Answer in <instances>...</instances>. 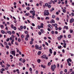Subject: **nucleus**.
<instances>
[{
  "label": "nucleus",
  "instance_id": "nucleus-55",
  "mask_svg": "<svg viewBox=\"0 0 74 74\" xmlns=\"http://www.w3.org/2000/svg\"><path fill=\"white\" fill-rule=\"evenodd\" d=\"M45 44L47 45V46H48V43H47V42H45Z\"/></svg>",
  "mask_w": 74,
  "mask_h": 74
},
{
  "label": "nucleus",
  "instance_id": "nucleus-5",
  "mask_svg": "<svg viewBox=\"0 0 74 74\" xmlns=\"http://www.w3.org/2000/svg\"><path fill=\"white\" fill-rule=\"evenodd\" d=\"M35 48L36 49H38V48L39 47V46L38 45H36L35 46Z\"/></svg>",
  "mask_w": 74,
  "mask_h": 74
},
{
  "label": "nucleus",
  "instance_id": "nucleus-9",
  "mask_svg": "<svg viewBox=\"0 0 74 74\" xmlns=\"http://www.w3.org/2000/svg\"><path fill=\"white\" fill-rule=\"evenodd\" d=\"M41 67H42L43 69H45L46 67V66L45 65H44L42 64L41 65Z\"/></svg>",
  "mask_w": 74,
  "mask_h": 74
},
{
  "label": "nucleus",
  "instance_id": "nucleus-7",
  "mask_svg": "<svg viewBox=\"0 0 74 74\" xmlns=\"http://www.w3.org/2000/svg\"><path fill=\"white\" fill-rule=\"evenodd\" d=\"M12 55H14V56H15V51H12Z\"/></svg>",
  "mask_w": 74,
  "mask_h": 74
},
{
  "label": "nucleus",
  "instance_id": "nucleus-43",
  "mask_svg": "<svg viewBox=\"0 0 74 74\" xmlns=\"http://www.w3.org/2000/svg\"><path fill=\"white\" fill-rule=\"evenodd\" d=\"M38 49H39V50H41V49H42V48L41 47H39L38 48Z\"/></svg>",
  "mask_w": 74,
  "mask_h": 74
},
{
  "label": "nucleus",
  "instance_id": "nucleus-2",
  "mask_svg": "<svg viewBox=\"0 0 74 74\" xmlns=\"http://www.w3.org/2000/svg\"><path fill=\"white\" fill-rule=\"evenodd\" d=\"M44 15L45 16L47 15V16H48L49 15V12L47 10L45 11V13H44Z\"/></svg>",
  "mask_w": 74,
  "mask_h": 74
},
{
  "label": "nucleus",
  "instance_id": "nucleus-62",
  "mask_svg": "<svg viewBox=\"0 0 74 74\" xmlns=\"http://www.w3.org/2000/svg\"><path fill=\"white\" fill-rule=\"evenodd\" d=\"M25 15L26 16H29V14H27V13H26L25 14Z\"/></svg>",
  "mask_w": 74,
  "mask_h": 74
},
{
  "label": "nucleus",
  "instance_id": "nucleus-51",
  "mask_svg": "<svg viewBox=\"0 0 74 74\" xmlns=\"http://www.w3.org/2000/svg\"><path fill=\"white\" fill-rule=\"evenodd\" d=\"M67 69H65L64 70V73H67Z\"/></svg>",
  "mask_w": 74,
  "mask_h": 74
},
{
  "label": "nucleus",
  "instance_id": "nucleus-50",
  "mask_svg": "<svg viewBox=\"0 0 74 74\" xmlns=\"http://www.w3.org/2000/svg\"><path fill=\"white\" fill-rule=\"evenodd\" d=\"M18 42H21V38H18Z\"/></svg>",
  "mask_w": 74,
  "mask_h": 74
},
{
  "label": "nucleus",
  "instance_id": "nucleus-34",
  "mask_svg": "<svg viewBox=\"0 0 74 74\" xmlns=\"http://www.w3.org/2000/svg\"><path fill=\"white\" fill-rule=\"evenodd\" d=\"M6 48L7 49H9L10 48L9 47V46H7V45L6 46Z\"/></svg>",
  "mask_w": 74,
  "mask_h": 74
},
{
  "label": "nucleus",
  "instance_id": "nucleus-40",
  "mask_svg": "<svg viewBox=\"0 0 74 74\" xmlns=\"http://www.w3.org/2000/svg\"><path fill=\"white\" fill-rule=\"evenodd\" d=\"M54 26L56 27H57V26H58V25H57V24L56 23H55L54 24Z\"/></svg>",
  "mask_w": 74,
  "mask_h": 74
},
{
  "label": "nucleus",
  "instance_id": "nucleus-11",
  "mask_svg": "<svg viewBox=\"0 0 74 74\" xmlns=\"http://www.w3.org/2000/svg\"><path fill=\"white\" fill-rule=\"evenodd\" d=\"M44 25V24L43 23H42L41 24V25L40 26V28H43L44 27H43V26Z\"/></svg>",
  "mask_w": 74,
  "mask_h": 74
},
{
  "label": "nucleus",
  "instance_id": "nucleus-28",
  "mask_svg": "<svg viewBox=\"0 0 74 74\" xmlns=\"http://www.w3.org/2000/svg\"><path fill=\"white\" fill-rule=\"evenodd\" d=\"M10 41V38H8L6 39V41H7V42H8V41Z\"/></svg>",
  "mask_w": 74,
  "mask_h": 74
},
{
  "label": "nucleus",
  "instance_id": "nucleus-49",
  "mask_svg": "<svg viewBox=\"0 0 74 74\" xmlns=\"http://www.w3.org/2000/svg\"><path fill=\"white\" fill-rule=\"evenodd\" d=\"M35 73H36V74H38V71L36 70V71Z\"/></svg>",
  "mask_w": 74,
  "mask_h": 74
},
{
  "label": "nucleus",
  "instance_id": "nucleus-17",
  "mask_svg": "<svg viewBox=\"0 0 74 74\" xmlns=\"http://www.w3.org/2000/svg\"><path fill=\"white\" fill-rule=\"evenodd\" d=\"M62 11L64 13H66V10L65 9H63L62 10Z\"/></svg>",
  "mask_w": 74,
  "mask_h": 74
},
{
  "label": "nucleus",
  "instance_id": "nucleus-42",
  "mask_svg": "<svg viewBox=\"0 0 74 74\" xmlns=\"http://www.w3.org/2000/svg\"><path fill=\"white\" fill-rule=\"evenodd\" d=\"M25 62H26V60H25V59H23V63H25Z\"/></svg>",
  "mask_w": 74,
  "mask_h": 74
},
{
  "label": "nucleus",
  "instance_id": "nucleus-22",
  "mask_svg": "<svg viewBox=\"0 0 74 74\" xmlns=\"http://www.w3.org/2000/svg\"><path fill=\"white\" fill-rule=\"evenodd\" d=\"M37 62L38 63H40V62H41V60L40 59H38L37 60Z\"/></svg>",
  "mask_w": 74,
  "mask_h": 74
},
{
  "label": "nucleus",
  "instance_id": "nucleus-48",
  "mask_svg": "<svg viewBox=\"0 0 74 74\" xmlns=\"http://www.w3.org/2000/svg\"><path fill=\"white\" fill-rule=\"evenodd\" d=\"M12 34H15V32H14V31H12Z\"/></svg>",
  "mask_w": 74,
  "mask_h": 74
},
{
  "label": "nucleus",
  "instance_id": "nucleus-12",
  "mask_svg": "<svg viewBox=\"0 0 74 74\" xmlns=\"http://www.w3.org/2000/svg\"><path fill=\"white\" fill-rule=\"evenodd\" d=\"M41 51H39L38 53V55H41Z\"/></svg>",
  "mask_w": 74,
  "mask_h": 74
},
{
  "label": "nucleus",
  "instance_id": "nucleus-57",
  "mask_svg": "<svg viewBox=\"0 0 74 74\" xmlns=\"http://www.w3.org/2000/svg\"><path fill=\"white\" fill-rule=\"evenodd\" d=\"M56 19L57 21H59V18H58V17H57L56 18Z\"/></svg>",
  "mask_w": 74,
  "mask_h": 74
},
{
  "label": "nucleus",
  "instance_id": "nucleus-37",
  "mask_svg": "<svg viewBox=\"0 0 74 74\" xmlns=\"http://www.w3.org/2000/svg\"><path fill=\"white\" fill-rule=\"evenodd\" d=\"M21 37L22 38H24V36L23 35V34L21 35Z\"/></svg>",
  "mask_w": 74,
  "mask_h": 74
},
{
  "label": "nucleus",
  "instance_id": "nucleus-63",
  "mask_svg": "<svg viewBox=\"0 0 74 74\" xmlns=\"http://www.w3.org/2000/svg\"><path fill=\"white\" fill-rule=\"evenodd\" d=\"M25 40L26 41H28V38H25Z\"/></svg>",
  "mask_w": 74,
  "mask_h": 74
},
{
  "label": "nucleus",
  "instance_id": "nucleus-6",
  "mask_svg": "<svg viewBox=\"0 0 74 74\" xmlns=\"http://www.w3.org/2000/svg\"><path fill=\"white\" fill-rule=\"evenodd\" d=\"M74 21V19L73 18H71V20L70 21V22L71 23H73V22Z\"/></svg>",
  "mask_w": 74,
  "mask_h": 74
},
{
  "label": "nucleus",
  "instance_id": "nucleus-23",
  "mask_svg": "<svg viewBox=\"0 0 74 74\" xmlns=\"http://www.w3.org/2000/svg\"><path fill=\"white\" fill-rule=\"evenodd\" d=\"M1 29H3L4 28V25H2L1 26Z\"/></svg>",
  "mask_w": 74,
  "mask_h": 74
},
{
  "label": "nucleus",
  "instance_id": "nucleus-24",
  "mask_svg": "<svg viewBox=\"0 0 74 74\" xmlns=\"http://www.w3.org/2000/svg\"><path fill=\"white\" fill-rule=\"evenodd\" d=\"M29 35L28 34H27L26 35V38H29Z\"/></svg>",
  "mask_w": 74,
  "mask_h": 74
},
{
  "label": "nucleus",
  "instance_id": "nucleus-26",
  "mask_svg": "<svg viewBox=\"0 0 74 74\" xmlns=\"http://www.w3.org/2000/svg\"><path fill=\"white\" fill-rule=\"evenodd\" d=\"M38 34H39V35H41V34H42V33H41V32H38Z\"/></svg>",
  "mask_w": 74,
  "mask_h": 74
},
{
  "label": "nucleus",
  "instance_id": "nucleus-13",
  "mask_svg": "<svg viewBox=\"0 0 74 74\" xmlns=\"http://www.w3.org/2000/svg\"><path fill=\"white\" fill-rule=\"evenodd\" d=\"M1 33H2V34H4L5 33V32L3 30H2L1 31Z\"/></svg>",
  "mask_w": 74,
  "mask_h": 74
},
{
  "label": "nucleus",
  "instance_id": "nucleus-3",
  "mask_svg": "<svg viewBox=\"0 0 74 74\" xmlns=\"http://www.w3.org/2000/svg\"><path fill=\"white\" fill-rule=\"evenodd\" d=\"M63 38V35H60V37H58V40H60L62 38Z\"/></svg>",
  "mask_w": 74,
  "mask_h": 74
},
{
  "label": "nucleus",
  "instance_id": "nucleus-61",
  "mask_svg": "<svg viewBox=\"0 0 74 74\" xmlns=\"http://www.w3.org/2000/svg\"><path fill=\"white\" fill-rule=\"evenodd\" d=\"M72 71H73V69H69V71L70 72H72Z\"/></svg>",
  "mask_w": 74,
  "mask_h": 74
},
{
  "label": "nucleus",
  "instance_id": "nucleus-52",
  "mask_svg": "<svg viewBox=\"0 0 74 74\" xmlns=\"http://www.w3.org/2000/svg\"><path fill=\"white\" fill-rule=\"evenodd\" d=\"M33 41H30V44H33Z\"/></svg>",
  "mask_w": 74,
  "mask_h": 74
},
{
  "label": "nucleus",
  "instance_id": "nucleus-16",
  "mask_svg": "<svg viewBox=\"0 0 74 74\" xmlns=\"http://www.w3.org/2000/svg\"><path fill=\"white\" fill-rule=\"evenodd\" d=\"M47 56L46 55H43L42 56V58H44V59H45V57H46Z\"/></svg>",
  "mask_w": 74,
  "mask_h": 74
},
{
  "label": "nucleus",
  "instance_id": "nucleus-18",
  "mask_svg": "<svg viewBox=\"0 0 74 74\" xmlns=\"http://www.w3.org/2000/svg\"><path fill=\"white\" fill-rule=\"evenodd\" d=\"M64 28H65V29H66V30H67V29H68V26H64Z\"/></svg>",
  "mask_w": 74,
  "mask_h": 74
},
{
  "label": "nucleus",
  "instance_id": "nucleus-21",
  "mask_svg": "<svg viewBox=\"0 0 74 74\" xmlns=\"http://www.w3.org/2000/svg\"><path fill=\"white\" fill-rule=\"evenodd\" d=\"M14 27V25L12 24L11 25V28L12 29H13Z\"/></svg>",
  "mask_w": 74,
  "mask_h": 74
},
{
  "label": "nucleus",
  "instance_id": "nucleus-38",
  "mask_svg": "<svg viewBox=\"0 0 74 74\" xmlns=\"http://www.w3.org/2000/svg\"><path fill=\"white\" fill-rule=\"evenodd\" d=\"M38 28L39 29H40V28H41V27H40V25H38Z\"/></svg>",
  "mask_w": 74,
  "mask_h": 74
},
{
  "label": "nucleus",
  "instance_id": "nucleus-45",
  "mask_svg": "<svg viewBox=\"0 0 74 74\" xmlns=\"http://www.w3.org/2000/svg\"><path fill=\"white\" fill-rule=\"evenodd\" d=\"M20 28L21 29V30H22V29H23V26H21L20 27Z\"/></svg>",
  "mask_w": 74,
  "mask_h": 74
},
{
  "label": "nucleus",
  "instance_id": "nucleus-39",
  "mask_svg": "<svg viewBox=\"0 0 74 74\" xmlns=\"http://www.w3.org/2000/svg\"><path fill=\"white\" fill-rule=\"evenodd\" d=\"M65 4H67V0H66L65 1Z\"/></svg>",
  "mask_w": 74,
  "mask_h": 74
},
{
  "label": "nucleus",
  "instance_id": "nucleus-36",
  "mask_svg": "<svg viewBox=\"0 0 74 74\" xmlns=\"http://www.w3.org/2000/svg\"><path fill=\"white\" fill-rule=\"evenodd\" d=\"M40 31H41V33H44V30H43V29H40Z\"/></svg>",
  "mask_w": 74,
  "mask_h": 74
},
{
  "label": "nucleus",
  "instance_id": "nucleus-56",
  "mask_svg": "<svg viewBox=\"0 0 74 74\" xmlns=\"http://www.w3.org/2000/svg\"><path fill=\"white\" fill-rule=\"evenodd\" d=\"M47 30L48 31H49V32H51V29H50V28H48L47 29Z\"/></svg>",
  "mask_w": 74,
  "mask_h": 74
},
{
  "label": "nucleus",
  "instance_id": "nucleus-44",
  "mask_svg": "<svg viewBox=\"0 0 74 74\" xmlns=\"http://www.w3.org/2000/svg\"><path fill=\"white\" fill-rule=\"evenodd\" d=\"M51 62H49V63H48V66H51Z\"/></svg>",
  "mask_w": 74,
  "mask_h": 74
},
{
  "label": "nucleus",
  "instance_id": "nucleus-35",
  "mask_svg": "<svg viewBox=\"0 0 74 74\" xmlns=\"http://www.w3.org/2000/svg\"><path fill=\"white\" fill-rule=\"evenodd\" d=\"M51 21H52L53 23H55V20H54L52 19L51 20Z\"/></svg>",
  "mask_w": 74,
  "mask_h": 74
},
{
  "label": "nucleus",
  "instance_id": "nucleus-54",
  "mask_svg": "<svg viewBox=\"0 0 74 74\" xmlns=\"http://www.w3.org/2000/svg\"><path fill=\"white\" fill-rule=\"evenodd\" d=\"M14 30H16V28L15 27H13Z\"/></svg>",
  "mask_w": 74,
  "mask_h": 74
},
{
  "label": "nucleus",
  "instance_id": "nucleus-4",
  "mask_svg": "<svg viewBox=\"0 0 74 74\" xmlns=\"http://www.w3.org/2000/svg\"><path fill=\"white\" fill-rule=\"evenodd\" d=\"M48 27L50 28L51 29H53V27L52 25H51V24H49L48 25Z\"/></svg>",
  "mask_w": 74,
  "mask_h": 74
},
{
  "label": "nucleus",
  "instance_id": "nucleus-20",
  "mask_svg": "<svg viewBox=\"0 0 74 74\" xmlns=\"http://www.w3.org/2000/svg\"><path fill=\"white\" fill-rule=\"evenodd\" d=\"M70 31V33H73V30L72 29H71Z\"/></svg>",
  "mask_w": 74,
  "mask_h": 74
},
{
  "label": "nucleus",
  "instance_id": "nucleus-15",
  "mask_svg": "<svg viewBox=\"0 0 74 74\" xmlns=\"http://www.w3.org/2000/svg\"><path fill=\"white\" fill-rule=\"evenodd\" d=\"M68 62V65L69 66H71V63H70L69 62V61L68 60L67 61V62Z\"/></svg>",
  "mask_w": 74,
  "mask_h": 74
},
{
  "label": "nucleus",
  "instance_id": "nucleus-41",
  "mask_svg": "<svg viewBox=\"0 0 74 74\" xmlns=\"http://www.w3.org/2000/svg\"><path fill=\"white\" fill-rule=\"evenodd\" d=\"M54 32L53 31H52L51 32V34H54Z\"/></svg>",
  "mask_w": 74,
  "mask_h": 74
},
{
  "label": "nucleus",
  "instance_id": "nucleus-59",
  "mask_svg": "<svg viewBox=\"0 0 74 74\" xmlns=\"http://www.w3.org/2000/svg\"><path fill=\"white\" fill-rule=\"evenodd\" d=\"M1 67H3V68H4V67H5V66L4 65H2Z\"/></svg>",
  "mask_w": 74,
  "mask_h": 74
},
{
  "label": "nucleus",
  "instance_id": "nucleus-32",
  "mask_svg": "<svg viewBox=\"0 0 74 74\" xmlns=\"http://www.w3.org/2000/svg\"><path fill=\"white\" fill-rule=\"evenodd\" d=\"M24 32L25 33V34H27V33H28V31H25Z\"/></svg>",
  "mask_w": 74,
  "mask_h": 74
},
{
  "label": "nucleus",
  "instance_id": "nucleus-10",
  "mask_svg": "<svg viewBox=\"0 0 74 74\" xmlns=\"http://www.w3.org/2000/svg\"><path fill=\"white\" fill-rule=\"evenodd\" d=\"M7 33H8V34H9L11 35L12 34V33H11V31H7Z\"/></svg>",
  "mask_w": 74,
  "mask_h": 74
},
{
  "label": "nucleus",
  "instance_id": "nucleus-60",
  "mask_svg": "<svg viewBox=\"0 0 74 74\" xmlns=\"http://www.w3.org/2000/svg\"><path fill=\"white\" fill-rule=\"evenodd\" d=\"M57 67H59V64H58L57 65Z\"/></svg>",
  "mask_w": 74,
  "mask_h": 74
},
{
  "label": "nucleus",
  "instance_id": "nucleus-8",
  "mask_svg": "<svg viewBox=\"0 0 74 74\" xmlns=\"http://www.w3.org/2000/svg\"><path fill=\"white\" fill-rule=\"evenodd\" d=\"M68 60L69 62H72V60L70 59V58H69L67 60V62Z\"/></svg>",
  "mask_w": 74,
  "mask_h": 74
},
{
  "label": "nucleus",
  "instance_id": "nucleus-46",
  "mask_svg": "<svg viewBox=\"0 0 74 74\" xmlns=\"http://www.w3.org/2000/svg\"><path fill=\"white\" fill-rule=\"evenodd\" d=\"M27 10H30V8L29 7H27L26 8Z\"/></svg>",
  "mask_w": 74,
  "mask_h": 74
},
{
  "label": "nucleus",
  "instance_id": "nucleus-27",
  "mask_svg": "<svg viewBox=\"0 0 74 74\" xmlns=\"http://www.w3.org/2000/svg\"><path fill=\"white\" fill-rule=\"evenodd\" d=\"M68 38H71V35L70 34H69L68 35Z\"/></svg>",
  "mask_w": 74,
  "mask_h": 74
},
{
  "label": "nucleus",
  "instance_id": "nucleus-14",
  "mask_svg": "<svg viewBox=\"0 0 74 74\" xmlns=\"http://www.w3.org/2000/svg\"><path fill=\"white\" fill-rule=\"evenodd\" d=\"M49 50V51L50 52V53H51V54L52 53V49H50Z\"/></svg>",
  "mask_w": 74,
  "mask_h": 74
},
{
  "label": "nucleus",
  "instance_id": "nucleus-29",
  "mask_svg": "<svg viewBox=\"0 0 74 74\" xmlns=\"http://www.w3.org/2000/svg\"><path fill=\"white\" fill-rule=\"evenodd\" d=\"M6 65L8 67H10V65L8 64V63H7Z\"/></svg>",
  "mask_w": 74,
  "mask_h": 74
},
{
  "label": "nucleus",
  "instance_id": "nucleus-33",
  "mask_svg": "<svg viewBox=\"0 0 74 74\" xmlns=\"http://www.w3.org/2000/svg\"><path fill=\"white\" fill-rule=\"evenodd\" d=\"M52 18H55L56 16H55L54 15H53L52 16Z\"/></svg>",
  "mask_w": 74,
  "mask_h": 74
},
{
  "label": "nucleus",
  "instance_id": "nucleus-30",
  "mask_svg": "<svg viewBox=\"0 0 74 74\" xmlns=\"http://www.w3.org/2000/svg\"><path fill=\"white\" fill-rule=\"evenodd\" d=\"M46 20L47 19H49V17H46L45 18Z\"/></svg>",
  "mask_w": 74,
  "mask_h": 74
},
{
  "label": "nucleus",
  "instance_id": "nucleus-19",
  "mask_svg": "<svg viewBox=\"0 0 74 74\" xmlns=\"http://www.w3.org/2000/svg\"><path fill=\"white\" fill-rule=\"evenodd\" d=\"M58 49H61V48H62V46H58Z\"/></svg>",
  "mask_w": 74,
  "mask_h": 74
},
{
  "label": "nucleus",
  "instance_id": "nucleus-58",
  "mask_svg": "<svg viewBox=\"0 0 74 74\" xmlns=\"http://www.w3.org/2000/svg\"><path fill=\"white\" fill-rule=\"evenodd\" d=\"M48 8H51V5H49L48 6Z\"/></svg>",
  "mask_w": 74,
  "mask_h": 74
},
{
  "label": "nucleus",
  "instance_id": "nucleus-64",
  "mask_svg": "<svg viewBox=\"0 0 74 74\" xmlns=\"http://www.w3.org/2000/svg\"><path fill=\"white\" fill-rule=\"evenodd\" d=\"M71 14L72 16H74V14L73 13V12L71 13Z\"/></svg>",
  "mask_w": 74,
  "mask_h": 74
},
{
  "label": "nucleus",
  "instance_id": "nucleus-31",
  "mask_svg": "<svg viewBox=\"0 0 74 74\" xmlns=\"http://www.w3.org/2000/svg\"><path fill=\"white\" fill-rule=\"evenodd\" d=\"M4 44L5 45H8V44H7V43L6 42H5Z\"/></svg>",
  "mask_w": 74,
  "mask_h": 74
},
{
  "label": "nucleus",
  "instance_id": "nucleus-47",
  "mask_svg": "<svg viewBox=\"0 0 74 74\" xmlns=\"http://www.w3.org/2000/svg\"><path fill=\"white\" fill-rule=\"evenodd\" d=\"M1 70L2 71H5V69L4 68H2L1 69Z\"/></svg>",
  "mask_w": 74,
  "mask_h": 74
},
{
  "label": "nucleus",
  "instance_id": "nucleus-25",
  "mask_svg": "<svg viewBox=\"0 0 74 74\" xmlns=\"http://www.w3.org/2000/svg\"><path fill=\"white\" fill-rule=\"evenodd\" d=\"M45 5L46 7H48V3H46L45 4Z\"/></svg>",
  "mask_w": 74,
  "mask_h": 74
},
{
  "label": "nucleus",
  "instance_id": "nucleus-53",
  "mask_svg": "<svg viewBox=\"0 0 74 74\" xmlns=\"http://www.w3.org/2000/svg\"><path fill=\"white\" fill-rule=\"evenodd\" d=\"M23 28L24 29H26V26H23Z\"/></svg>",
  "mask_w": 74,
  "mask_h": 74
},
{
  "label": "nucleus",
  "instance_id": "nucleus-1",
  "mask_svg": "<svg viewBox=\"0 0 74 74\" xmlns=\"http://www.w3.org/2000/svg\"><path fill=\"white\" fill-rule=\"evenodd\" d=\"M51 69L52 70V71H55V69L56 68V65L55 64L53 65H51Z\"/></svg>",
  "mask_w": 74,
  "mask_h": 74
}]
</instances>
